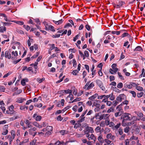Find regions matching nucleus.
<instances>
[{"label": "nucleus", "instance_id": "obj_26", "mask_svg": "<svg viewBox=\"0 0 145 145\" xmlns=\"http://www.w3.org/2000/svg\"><path fill=\"white\" fill-rule=\"evenodd\" d=\"M124 87L125 88H128L129 89H131L132 88V85H131V84H124Z\"/></svg>", "mask_w": 145, "mask_h": 145}, {"label": "nucleus", "instance_id": "obj_54", "mask_svg": "<svg viewBox=\"0 0 145 145\" xmlns=\"http://www.w3.org/2000/svg\"><path fill=\"white\" fill-rule=\"evenodd\" d=\"M111 94H110L109 95H103L104 97V99H105L106 100H108V99L109 97H110Z\"/></svg>", "mask_w": 145, "mask_h": 145}, {"label": "nucleus", "instance_id": "obj_4", "mask_svg": "<svg viewBox=\"0 0 145 145\" xmlns=\"http://www.w3.org/2000/svg\"><path fill=\"white\" fill-rule=\"evenodd\" d=\"M109 116L110 115L108 114H104L103 115H101V116H100V117L99 118L100 120L102 119L108 120Z\"/></svg>", "mask_w": 145, "mask_h": 145}, {"label": "nucleus", "instance_id": "obj_23", "mask_svg": "<svg viewBox=\"0 0 145 145\" xmlns=\"http://www.w3.org/2000/svg\"><path fill=\"white\" fill-rule=\"evenodd\" d=\"M123 112L122 111H120L115 113V116L117 117L118 116H120Z\"/></svg>", "mask_w": 145, "mask_h": 145}, {"label": "nucleus", "instance_id": "obj_51", "mask_svg": "<svg viewBox=\"0 0 145 145\" xmlns=\"http://www.w3.org/2000/svg\"><path fill=\"white\" fill-rule=\"evenodd\" d=\"M109 78L110 79V81H112L114 80H115V77L114 76H110Z\"/></svg>", "mask_w": 145, "mask_h": 145}, {"label": "nucleus", "instance_id": "obj_33", "mask_svg": "<svg viewBox=\"0 0 145 145\" xmlns=\"http://www.w3.org/2000/svg\"><path fill=\"white\" fill-rule=\"evenodd\" d=\"M142 50V48L141 47L139 46H138L134 50V51L137 50L138 51H140Z\"/></svg>", "mask_w": 145, "mask_h": 145}, {"label": "nucleus", "instance_id": "obj_48", "mask_svg": "<svg viewBox=\"0 0 145 145\" xmlns=\"http://www.w3.org/2000/svg\"><path fill=\"white\" fill-rule=\"evenodd\" d=\"M4 131H3L2 133V135H6L8 133V130H4Z\"/></svg>", "mask_w": 145, "mask_h": 145}, {"label": "nucleus", "instance_id": "obj_16", "mask_svg": "<svg viewBox=\"0 0 145 145\" xmlns=\"http://www.w3.org/2000/svg\"><path fill=\"white\" fill-rule=\"evenodd\" d=\"M47 29L48 30L49 29L50 30L54 32L55 31V30L54 29V27L52 25L49 26L48 28L46 27V29L47 30Z\"/></svg>", "mask_w": 145, "mask_h": 145}, {"label": "nucleus", "instance_id": "obj_9", "mask_svg": "<svg viewBox=\"0 0 145 145\" xmlns=\"http://www.w3.org/2000/svg\"><path fill=\"white\" fill-rule=\"evenodd\" d=\"M116 64L115 63L113 64L112 65V68L116 72H116H117L118 71V69L116 68Z\"/></svg>", "mask_w": 145, "mask_h": 145}, {"label": "nucleus", "instance_id": "obj_12", "mask_svg": "<svg viewBox=\"0 0 145 145\" xmlns=\"http://www.w3.org/2000/svg\"><path fill=\"white\" fill-rule=\"evenodd\" d=\"M63 20L62 19H61L58 21H56L55 20H53V22L56 24L57 25H59L61 24L63 22Z\"/></svg>", "mask_w": 145, "mask_h": 145}, {"label": "nucleus", "instance_id": "obj_55", "mask_svg": "<svg viewBox=\"0 0 145 145\" xmlns=\"http://www.w3.org/2000/svg\"><path fill=\"white\" fill-rule=\"evenodd\" d=\"M68 97L70 98V100H72L73 99V95L72 94V93L71 94H69V95L67 97V98Z\"/></svg>", "mask_w": 145, "mask_h": 145}, {"label": "nucleus", "instance_id": "obj_5", "mask_svg": "<svg viewBox=\"0 0 145 145\" xmlns=\"http://www.w3.org/2000/svg\"><path fill=\"white\" fill-rule=\"evenodd\" d=\"M125 95L123 94L119 95L116 98V101L121 102L122 101V98L124 97Z\"/></svg>", "mask_w": 145, "mask_h": 145}, {"label": "nucleus", "instance_id": "obj_37", "mask_svg": "<svg viewBox=\"0 0 145 145\" xmlns=\"http://www.w3.org/2000/svg\"><path fill=\"white\" fill-rule=\"evenodd\" d=\"M81 98H77L76 99L74 100L73 101H72L71 102H70V103H73L74 102H76L77 101H80L81 100Z\"/></svg>", "mask_w": 145, "mask_h": 145}, {"label": "nucleus", "instance_id": "obj_50", "mask_svg": "<svg viewBox=\"0 0 145 145\" xmlns=\"http://www.w3.org/2000/svg\"><path fill=\"white\" fill-rule=\"evenodd\" d=\"M80 36V35L78 34L76 35L73 39V41L75 42L76 40L78 39V37Z\"/></svg>", "mask_w": 145, "mask_h": 145}, {"label": "nucleus", "instance_id": "obj_20", "mask_svg": "<svg viewBox=\"0 0 145 145\" xmlns=\"http://www.w3.org/2000/svg\"><path fill=\"white\" fill-rule=\"evenodd\" d=\"M85 118V117H82L81 116H80L79 118V120L78 121L80 123L84 121Z\"/></svg>", "mask_w": 145, "mask_h": 145}, {"label": "nucleus", "instance_id": "obj_24", "mask_svg": "<svg viewBox=\"0 0 145 145\" xmlns=\"http://www.w3.org/2000/svg\"><path fill=\"white\" fill-rule=\"evenodd\" d=\"M95 131L97 133H99L101 132V127L100 126H98L96 127Z\"/></svg>", "mask_w": 145, "mask_h": 145}, {"label": "nucleus", "instance_id": "obj_8", "mask_svg": "<svg viewBox=\"0 0 145 145\" xmlns=\"http://www.w3.org/2000/svg\"><path fill=\"white\" fill-rule=\"evenodd\" d=\"M5 57L6 58H8V59H10L11 57L10 52H9L8 51H6L5 52Z\"/></svg>", "mask_w": 145, "mask_h": 145}, {"label": "nucleus", "instance_id": "obj_53", "mask_svg": "<svg viewBox=\"0 0 145 145\" xmlns=\"http://www.w3.org/2000/svg\"><path fill=\"white\" fill-rule=\"evenodd\" d=\"M72 63H73V67H76V65L77 63L76 61L74 59H73L72 60Z\"/></svg>", "mask_w": 145, "mask_h": 145}, {"label": "nucleus", "instance_id": "obj_7", "mask_svg": "<svg viewBox=\"0 0 145 145\" xmlns=\"http://www.w3.org/2000/svg\"><path fill=\"white\" fill-rule=\"evenodd\" d=\"M24 122L27 125V128L32 127V125H31V122H30L29 120H27L24 121Z\"/></svg>", "mask_w": 145, "mask_h": 145}, {"label": "nucleus", "instance_id": "obj_58", "mask_svg": "<svg viewBox=\"0 0 145 145\" xmlns=\"http://www.w3.org/2000/svg\"><path fill=\"white\" fill-rule=\"evenodd\" d=\"M49 45L51 46V47L50 48L51 49V50H52L55 48L54 44H49Z\"/></svg>", "mask_w": 145, "mask_h": 145}, {"label": "nucleus", "instance_id": "obj_30", "mask_svg": "<svg viewBox=\"0 0 145 145\" xmlns=\"http://www.w3.org/2000/svg\"><path fill=\"white\" fill-rule=\"evenodd\" d=\"M78 70H74L72 72V73L74 75H77V74L79 72V71Z\"/></svg>", "mask_w": 145, "mask_h": 145}, {"label": "nucleus", "instance_id": "obj_60", "mask_svg": "<svg viewBox=\"0 0 145 145\" xmlns=\"http://www.w3.org/2000/svg\"><path fill=\"white\" fill-rule=\"evenodd\" d=\"M114 110V109L113 108L111 107L107 111V112L108 113H110L111 112H113Z\"/></svg>", "mask_w": 145, "mask_h": 145}, {"label": "nucleus", "instance_id": "obj_36", "mask_svg": "<svg viewBox=\"0 0 145 145\" xmlns=\"http://www.w3.org/2000/svg\"><path fill=\"white\" fill-rule=\"evenodd\" d=\"M36 139H34L30 143V145H35L37 142Z\"/></svg>", "mask_w": 145, "mask_h": 145}, {"label": "nucleus", "instance_id": "obj_17", "mask_svg": "<svg viewBox=\"0 0 145 145\" xmlns=\"http://www.w3.org/2000/svg\"><path fill=\"white\" fill-rule=\"evenodd\" d=\"M94 86V84L93 82H91L88 86L87 88V90H89L91 88H92Z\"/></svg>", "mask_w": 145, "mask_h": 145}, {"label": "nucleus", "instance_id": "obj_22", "mask_svg": "<svg viewBox=\"0 0 145 145\" xmlns=\"http://www.w3.org/2000/svg\"><path fill=\"white\" fill-rule=\"evenodd\" d=\"M62 91H64L66 93H69V94H71L72 93V91L71 90L68 89L67 90H64Z\"/></svg>", "mask_w": 145, "mask_h": 145}, {"label": "nucleus", "instance_id": "obj_21", "mask_svg": "<svg viewBox=\"0 0 145 145\" xmlns=\"http://www.w3.org/2000/svg\"><path fill=\"white\" fill-rule=\"evenodd\" d=\"M11 133L13 139H14L16 136L15 131L14 130H12L11 131Z\"/></svg>", "mask_w": 145, "mask_h": 145}, {"label": "nucleus", "instance_id": "obj_2", "mask_svg": "<svg viewBox=\"0 0 145 145\" xmlns=\"http://www.w3.org/2000/svg\"><path fill=\"white\" fill-rule=\"evenodd\" d=\"M85 134H88L89 132L92 133L94 132L93 128L91 127L87 126L85 128V129L84 131Z\"/></svg>", "mask_w": 145, "mask_h": 145}, {"label": "nucleus", "instance_id": "obj_32", "mask_svg": "<svg viewBox=\"0 0 145 145\" xmlns=\"http://www.w3.org/2000/svg\"><path fill=\"white\" fill-rule=\"evenodd\" d=\"M22 90L21 89H19L14 94H13V95H18L21 93L22 92Z\"/></svg>", "mask_w": 145, "mask_h": 145}, {"label": "nucleus", "instance_id": "obj_40", "mask_svg": "<svg viewBox=\"0 0 145 145\" xmlns=\"http://www.w3.org/2000/svg\"><path fill=\"white\" fill-rule=\"evenodd\" d=\"M144 94V93L143 92H140L139 93H137V95L138 97H141Z\"/></svg>", "mask_w": 145, "mask_h": 145}, {"label": "nucleus", "instance_id": "obj_13", "mask_svg": "<svg viewBox=\"0 0 145 145\" xmlns=\"http://www.w3.org/2000/svg\"><path fill=\"white\" fill-rule=\"evenodd\" d=\"M7 138L9 141V144L10 145L11 144L12 142L13 139L12 137L10 135L7 136Z\"/></svg>", "mask_w": 145, "mask_h": 145}, {"label": "nucleus", "instance_id": "obj_29", "mask_svg": "<svg viewBox=\"0 0 145 145\" xmlns=\"http://www.w3.org/2000/svg\"><path fill=\"white\" fill-rule=\"evenodd\" d=\"M123 86V84L121 82H120L119 83L117 86V87L118 88L121 89L122 88Z\"/></svg>", "mask_w": 145, "mask_h": 145}, {"label": "nucleus", "instance_id": "obj_64", "mask_svg": "<svg viewBox=\"0 0 145 145\" xmlns=\"http://www.w3.org/2000/svg\"><path fill=\"white\" fill-rule=\"evenodd\" d=\"M86 28L88 31H89L90 29V26L88 25H86Z\"/></svg>", "mask_w": 145, "mask_h": 145}, {"label": "nucleus", "instance_id": "obj_56", "mask_svg": "<svg viewBox=\"0 0 145 145\" xmlns=\"http://www.w3.org/2000/svg\"><path fill=\"white\" fill-rule=\"evenodd\" d=\"M84 56H86L87 57H88L89 56L88 52L87 51H85L84 52Z\"/></svg>", "mask_w": 145, "mask_h": 145}, {"label": "nucleus", "instance_id": "obj_35", "mask_svg": "<svg viewBox=\"0 0 145 145\" xmlns=\"http://www.w3.org/2000/svg\"><path fill=\"white\" fill-rule=\"evenodd\" d=\"M44 79L45 78H42L41 79H40V78H38L37 79V81L39 83H40L44 80Z\"/></svg>", "mask_w": 145, "mask_h": 145}, {"label": "nucleus", "instance_id": "obj_27", "mask_svg": "<svg viewBox=\"0 0 145 145\" xmlns=\"http://www.w3.org/2000/svg\"><path fill=\"white\" fill-rule=\"evenodd\" d=\"M60 133L62 135H64L65 134H67L68 133V131H67L65 130H62L59 131Z\"/></svg>", "mask_w": 145, "mask_h": 145}, {"label": "nucleus", "instance_id": "obj_15", "mask_svg": "<svg viewBox=\"0 0 145 145\" xmlns=\"http://www.w3.org/2000/svg\"><path fill=\"white\" fill-rule=\"evenodd\" d=\"M6 31V27L4 26L0 27V32L1 33H3L4 31Z\"/></svg>", "mask_w": 145, "mask_h": 145}, {"label": "nucleus", "instance_id": "obj_3", "mask_svg": "<svg viewBox=\"0 0 145 145\" xmlns=\"http://www.w3.org/2000/svg\"><path fill=\"white\" fill-rule=\"evenodd\" d=\"M14 108V107L12 105H11L8 108L9 110L6 111V113L8 114H12L14 113L15 111L13 110Z\"/></svg>", "mask_w": 145, "mask_h": 145}, {"label": "nucleus", "instance_id": "obj_6", "mask_svg": "<svg viewBox=\"0 0 145 145\" xmlns=\"http://www.w3.org/2000/svg\"><path fill=\"white\" fill-rule=\"evenodd\" d=\"M33 118L36 119V120L38 121H40L42 118L41 116H38L37 114H35L33 116Z\"/></svg>", "mask_w": 145, "mask_h": 145}, {"label": "nucleus", "instance_id": "obj_63", "mask_svg": "<svg viewBox=\"0 0 145 145\" xmlns=\"http://www.w3.org/2000/svg\"><path fill=\"white\" fill-rule=\"evenodd\" d=\"M120 125H121L120 123H118L116 125H115V126L114 127L116 129H117L119 127H120Z\"/></svg>", "mask_w": 145, "mask_h": 145}, {"label": "nucleus", "instance_id": "obj_49", "mask_svg": "<svg viewBox=\"0 0 145 145\" xmlns=\"http://www.w3.org/2000/svg\"><path fill=\"white\" fill-rule=\"evenodd\" d=\"M21 84L23 86H24L26 84L25 82V79H23L21 81Z\"/></svg>", "mask_w": 145, "mask_h": 145}, {"label": "nucleus", "instance_id": "obj_41", "mask_svg": "<svg viewBox=\"0 0 145 145\" xmlns=\"http://www.w3.org/2000/svg\"><path fill=\"white\" fill-rule=\"evenodd\" d=\"M80 122H77L75 125L74 127L77 128L78 127H79L81 125V124L79 123Z\"/></svg>", "mask_w": 145, "mask_h": 145}, {"label": "nucleus", "instance_id": "obj_11", "mask_svg": "<svg viewBox=\"0 0 145 145\" xmlns=\"http://www.w3.org/2000/svg\"><path fill=\"white\" fill-rule=\"evenodd\" d=\"M88 139L89 140H93L95 141L96 140V138L94 135L93 134H92L90 135L89 138H88Z\"/></svg>", "mask_w": 145, "mask_h": 145}, {"label": "nucleus", "instance_id": "obj_61", "mask_svg": "<svg viewBox=\"0 0 145 145\" xmlns=\"http://www.w3.org/2000/svg\"><path fill=\"white\" fill-rule=\"evenodd\" d=\"M105 142L106 143V144L109 145L110 144L111 142V141L108 140V139H105Z\"/></svg>", "mask_w": 145, "mask_h": 145}, {"label": "nucleus", "instance_id": "obj_57", "mask_svg": "<svg viewBox=\"0 0 145 145\" xmlns=\"http://www.w3.org/2000/svg\"><path fill=\"white\" fill-rule=\"evenodd\" d=\"M63 119V118L61 116V115L58 116L57 118V120L58 121H61Z\"/></svg>", "mask_w": 145, "mask_h": 145}, {"label": "nucleus", "instance_id": "obj_28", "mask_svg": "<svg viewBox=\"0 0 145 145\" xmlns=\"http://www.w3.org/2000/svg\"><path fill=\"white\" fill-rule=\"evenodd\" d=\"M132 123L131 122L125 123H123L122 125L123 126H130L132 125Z\"/></svg>", "mask_w": 145, "mask_h": 145}, {"label": "nucleus", "instance_id": "obj_25", "mask_svg": "<svg viewBox=\"0 0 145 145\" xmlns=\"http://www.w3.org/2000/svg\"><path fill=\"white\" fill-rule=\"evenodd\" d=\"M48 145H60V141L58 140L54 144L52 143H50Z\"/></svg>", "mask_w": 145, "mask_h": 145}, {"label": "nucleus", "instance_id": "obj_62", "mask_svg": "<svg viewBox=\"0 0 145 145\" xmlns=\"http://www.w3.org/2000/svg\"><path fill=\"white\" fill-rule=\"evenodd\" d=\"M100 115H99V114L98 113H97L96 114L95 118L96 119H99V117H100Z\"/></svg>", "mask_w": 145, "mask_h": 145}, {"label": "nucleus", "instance_id": "obj_42", "mask_svg": "<svg viewBox=\"0 0 145 145\" xmlns=\"http://www.w3.org/2000/svg\"><path fill=\"white\" fill-rule=\"evenodd\" d=\"M129 129V127H126L124 129V132L126 133H127L128 132Z\"/></svg>", "mask_w": 145, "mask_h": 145}, {"label": "nucleus", "instance_id": "obj_34", "mask_svg": "<svg viewBox=\"0 0 145 145\" xmlns=\"http://www.w3.org/2000/svg\"><path fill=\"white\" fill-rule=\"evenodd\" d=\"M130 139H127L125 141V145H133V144H129Z\"/></svg>", "mask_w": 145, "mask_h": 145}, {"label": "nucleus", "instance_id": "obj_38", "mask_svg": "<svg viewBox=\"0 0 145 145\" xmlns=\"http://www.w3.org/2000/svg\"><path fill=\"white\" fill-rule=\"evenodd\" d=\"M110 100L113 101L115 99V96L114 95L113 93H112L110 94Z\"/></svg>", "mask_w": 145, "mask_h": 145}, {"label": "nucleus", "instance_id": "obj_46", "mask_svg": "<svg viewBox=\"0 0 145 145\" xmlns=\"http://www.w3.org/2000/svg\"><path fill=\"white\" fill-rule=\"evenodd\" d=\"M136 89L139 91H142L143 90V88L142 87L140 86H137Z\"/></svg>", "mask_w": 145, "mask_h": 145}, {"label": "nucleus", "instance_id": "obj_45", "mask_svg": "<svg viewBox=\"0 0 145 145\" xmlns=\"http://www.w3.org/2000/svg\"><path fill=\"white\" fill-rule=\"evenodd\" d=\"M5 90V88L4 86H0V91L1 92H4Z\"/></svg>", "mask_w": 145, "mask_h": 145}, {"label": "nucleus", "instance_id": "obj_18", "mask_svg": "<svg viewBox=\"0 0 145 145\" xmlns=\"http://www.w3.org/2000/svg\"><path fill=\"white\" fill-rule=\"evenodd\" d=\"M24 100H25V99L22 98H20L17 101V102L19 103H21L23 102Z\"/></svg>", "mask_w": 145, "mask_h": 145}, {"label": "nucleus", "instance_id": "obj_10", "mask_svg": "<svg viewBox=\"0 0 145 145\" xmlns=\"http://www.w3.org/2000/svg\"><path fill=\"white\" fill-rule=\"evenodd\" d=\"M98 94L97 93H95L92 96L89 97L88 99L90 100L93 101L96 98V97L98 96Z\"/></svg>", "mask_w": 145, "mask_h": 145}, {"label": "nucleus", "instance_id": "obj_39", "mask_svg": "<svg viewBox=\"0 0 145 145\" xmlns=\"http://www.w3.org/2000/svg\"><path fill=\"white\" fill-rule=\"evenodd\" d=\"M108 125L110 127H113L115 125L114 123L112 122L111 121L110 122L109 121H108Z\"/></svg>", "mask_w": 145, "mask_h": 145}, {"label": "nucleus", "instance_id": "obj_1", "mask_svg": "<svg viewBox=\"0 0 145 145\" xmlns=\"http://www.w3.org/2000/svg\"><path fill=\"white\" fill-rule=\"evenodd\" d=\"M130 116H131V114L129 113H125L123 114L121 118V119H122V125L123 123H125L127 121L131 120Z\"/></svg>", "mask_w": 145, "mask_h": 145}, {"label": "nucleus", "instance_id": "obj_44", "mask_svg": "<svg viewBox=\"0 0 145 145\" xmlns=\"http://www.w3.org/2000/svg\"><path fill=\"white\" fill-rule=\"evenodd\" d=\"M98 140L101 143L102 142L103 139L101 135L99 136L98 137Z\"/></svg>", "mask_w": 145, "mask_h": 145}, {"label": "nucleus", "instance_id": "obj_52", "mask_svg": "<svg viewBox=\"0 0 145 145\" xmlns=\"http://www.w3.org/2000/svg\"><path fill=\"white\" fill-rule=\"evenodd\" d=\"M129 35L128 33H124L122 35V37H124L126 36H128V37Z\"/></svg>", "mask_w": 145, "mask_h": 145}, {"label": "nucleus", "instance_id": "obj_43", "mask_svg": "<svg viewBox=\"0 0 145 145\" xmlns=\"http://www.w3.org/2000/svg\"><path fill=\"white\" fill-rule=\"evenodd\" d=\"M34 106H36L38 108H40L42 106V103H39V104H35L34 105Z\"/></svg>", "mask_w": 145, "mask_h": 145}, {"label": "nucleus", "instance_id": "obj_47", "mask_svg": "<svg viewBox=\"0 0 145 145\" xmlns=\"http://www.w3.org/2000/svg\"><path fill=\"white\" fill-rule=\"evenodd\" d=\"M130 93L132 94L133 96L134 97H136V93L135 91H130Z\"/></svg>", "mask_w": 145, "mask_h": 145}, {"label": "nucleus", "instance_id": "obj_31", "mask_svg": "<svg viewBox=\"0 0 145 145\" xmlns=\"http://www.w3.org/2000/svg\"><path fill=\"white\" fill-rule=\"evenodd\" d=\"M118 75L119 78L121 79L124 80V78L123 76L121 75V73L119 72H118Z\"/></svg>", "mask_w": 145, "mask_h": 145}, {"label": "nucleus", "instance_id": "obj_59", "mask_svg": "<svg viewBox=\"0 0 145 145\" xmlns=\"http://www.w3.org/2000/svg\"><path fill=\"white\" fill-rule=\"evenodd\" d=\"M27 70L28 71H31L32 72H33V68L31 67H29L27 68Z\"/></svg>", "mask_w": 145, "mask_h": 145}, {"label": "nucleus", "instance_id": "obj_19", "mask_svg": "<svg viewBox=\"0 0 145 145\" xmlns=\"http://www.w3.org/2000/svg\"><path fill=\"white\" fill-rule=\"evenodd\" d=\"M96 83L99 86H101V85L103 84L102 82L99 80H96Z\"/></svg>", "mask_w": 145, "mask_h": 145}, {"label": "nucleus", "instance_id": "obj_14", "mask_svg": "<svg viewBox=\"0 0 145 145\" xmlns=\"http://www.w3.org/2000/svg\"><path fill=\"white\" fill-rule=\"evenodd\" d=\"M126 31V30H121L120 31H112V34H115L116 33V34L117 35H119V34H120V33L123 32V31Z\"/></svg>", "mask_w": 145, "mask_h": 145}]
</instances>
